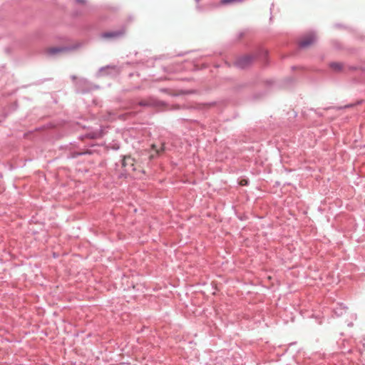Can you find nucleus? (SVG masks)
Instances as JSON below:
<instances>
[{"label": "nucleus", "mask_w": 365, "mask_h": 365, "mask_svg": "<svg viewBox=\"0 0 365 365\" xmlns=\"http://www.w3.org/2000/svg\"><path fill=\"white\" fill-rule=\"evenodd\" d=\"M330 67L334 71H340L342 68V64L340 63H331Z\"/></svg>", "instance_id": "obj_6"}, {"label": "nucleus", "mask_w": 365, "mask_h": 365, "mask_svg": "<svg viewBox=\"0 0 365 365\" xmlns=\"http://www.w3.org/2000/svg\"><path fill=\"white\" fill-rule=\"evenodd\" d=\"M252 61V58L250 56H245L237 59L236 63L240 68H245L249 66Z\"/></svg>", "instance_id": "obj_2"}, {"label": "nucleus", "mask_w": 365, "mask_h": 365, "mask_svg": "<svg viewBox=\"0 0 365 365\" xmlns=\"http://www.w3.org/2000/svg\"><path fill=\"white\" fill-rule=\"evenodd\" d=\"M66 51V48L63 47H49L46 48V53L48 55H55L58 53H61Z\"/></svg>", "instance_id": "obj_4"}, {"label": "nucleus", "mask_w": 365, "mask_h": 365, "mask_svg": "<svg viewBox=\"0 0 365 365\" xmlns=\"http://www.w3.org/2000/svg\"><path fill=\"white\" fill-rule=\"evenodd\" d=\"M315 41V37L314 35L310 34L307 36H305L303 39L300 41V46L302 47H307L309 45L312 44Z\"/></svg>", "instance_id": "obj_3"}, {"label": "nucleus", "mask_w": 365, "mask_h": 365, "mask_svg": "<svg viewBox=\"0 0 365 365\" xmlns=\"http://www.w3.org/2000/svg\"><path fill=\"white\" fill-rule=\"evenodd\" d=\"M247 180H241L240 182V185H242V186H244V185H247Z\"/></svg>", "instance_id": "obj_7"}, {"label": "nucleus", "mask_w": 365, "mask_h": 365, "mask_svg": "<svg viewBox=\"0 0 365 365\" xmlns=\"http://www.w3.org/2000/svg\"><path fill=\"white\" fill-rule=\"evenodd\" d=\"M123 34V33L122 31L106 32L102 34V36L103 38H113V37L120 36Z\"/></svg>", "instance_id": "obj_5"}, {"label": "nucleus", "mask_w": 365, "mask_h": 365, "mask_svg": "<svg viewBox=\"0 0 365 365\" xmlns=\"http://www.w3.org/2000/svg\"><path fill=\"white\" fill-rule=\"evenodd\" d=\"M163 150H164L163 146H162V147H161V148H160V150H155V152H156V153H157V154H159V153H160L161 152H163Z\"/></svg>", "instance_id": "obj_8"}, {"label": "nucleus", "mask_w": 365, "mask_h": 365, "mask_svg": "<svg viewBox=\"0 0 365 365\" xmlns=\"http://www.w3.org/2000/svg\"><path fill=\"white\" fill-rule=\"evenodd\" d=\"M122 165L125 168V172H127L129 175H134L137 171L135 160L130 156H125L123 158Z\"/></svg>", "instance_id": "obj_1"}]
</instances>
